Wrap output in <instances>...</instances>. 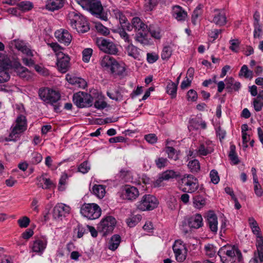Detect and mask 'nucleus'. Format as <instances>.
I'll return each instance as SVG.
<instances>
[{"instance_id": "obj_1", "label": "nucleus", "mask_w": 263, "mask_h": 263, "mask_svg": "<svg viewBox=\"0 0 263 263\" xmlns=\"http://www.w3.org/2000/svg\"><path fill=\"white\" fill-rule=\"evenodd\" d=\"M67 22L71 27L79 33H85L89 30L86 18L77 11H70L67 15Z\"/></svg>"}, {"instance_id": "obj_2", "label": "nucleus", "mask_w": 263, "mask_h": 263, "mask_svg": "<svg viewBox=\"0 0 263 263\" xmlns=\"http://www.w3.org/2000/svg\"><path fill=\"white\" fill-rule=\"evenodd\" d=\"M39 95L41 99L47 103L50 104L53 106L54 110L60 112L61 104L59 101L61 99V95L59 91L48 88L40 89Z\"/></svg>"}, {"instance_id": "obj_3", "label": "nucleus", "mask_w": 263, "mask_h": 263, "mask_svg": "<svg viewBox=\"0 0 263 263\" xmlns=\"http://www.w3.org/2000/svg\"><path fill=\"white\" fill-rule=\"evenodd\" d=\"M27 127L26 117L23 115H19L15 120V124L12 126L9 136L5 138L6 141H16L20 138L21 134L23 133Z\"/></svg>"}, {"instance_id": "obj_4", "label": "nucleus", "mask_w": 263, "mask_h": 263, "mask_svg": "<svg viewBox=\"0 0 263 263\" xmlns=\"http://www.w3.org/2000/svg\"><path fill=\"white\" fill-rule=\"evenodd\" d=\"M101 66L103 70L112 74L122 75L125 71L124 67L109 55H105L102 58Z\"/></svg>"}, {"instance_id": "obj_5", "label": "nucleus", "mask_w": 263, "mask_h": 263, "mask_svg": "<svg viewBox=\"0 0 263 263\" xmlns=\"http://www.w3.org/2000/svg\"><path fill=\"white\" fill-rule=\"evenodd\" d=\"M218 254L220 257L221 261L223 263L239 262L242 258V254L240 251L234 246L221 249L218 252Z\"/></svg>"}, {"instance_id": "obj_6", "label": "nucleus", "mask_w": 263, "mask_h": 263, "mask_svg": "<svg viewBox=\"0 0 263 263\" xmlns=\"http://www.w3.org/2000/svg\"><path fill=\"white\" fill-rule=\"evenodd\" d=\"M248 221L253 233L257 238L256 243L257 251L258 252V258L260 262H263V238L260 234V229L257 221L253 217H250Z\"/></svg>"}, {"instance_id": "obj_7", "label": "nucleus", "mask_w": 263, "mask_h": 263, "mask_svg": "<svg viewBox=\"0 0 263 263\" xmlns=\"http://www.w3.org/2000/svg\"><path fill=\"white\" fill-rule=\"evenodd\" d=\"M180 183L182 187V191L185 193H194L199 187L198 180L192 175H184L181 178Z\"/></svg>"}, {"instance_id": "obj_8", "label": "nucleus", "mask_w": 263, "mask_h": 263, "mask_svg": "<svg viewBox=\"0 0 263 263\" xmlns=\"http://www.w3.org/2000/svg\"><path fill=\"white\" fill-rule=\"evenodd\" d=\"M159 204L158 199L153 195H144L141 200L137 202V209L141 211H151L156 208Z\"/></svg>"}, {"instance_id": "obj_9", "label": "nucleus", "mask_w": 263, "mask_h": 263, "mask_svg": "<svg viewBox=\"0 0 263 263\" xmlns=\"http://www.w3.org/2000/svg\"><path fill=\"white\" fill-rule=\"evenodd\" d=\"M73 101L79 108L90 107L92 104L91 96L88 93L82 91H79L73 95Z\"/></svg>"}, {"instance_id": "obj_10", "label": "nucleus", "mask_w": 263, "mask_h": 263, "mask_svg": "<svg viewBox=\"0 0 263 263\" xmlns=\"http://www.w3.org/2000/svg\"><path fill=\"white\" fill-rule=\"evenodd\" d=\"M99 205L96 203H84L81 208L80 212L84 216L89 219H95L99 218L97 212Z\"/></svg>"}, {"instance_id": "obj_11", "label": "nucleus", "mask_w": 263, "mask_h": 263, "mask_svg": "<svg viewBox=\"0 0 263 263\" xmlns=\"http://www.w3.org/2000/svg\"><path fill=\"white\" fill-rule=\"evenodd\" d=\"M116 223V219L111 216L106 217L100 222V226L101 230L100 232L102 233V236L106 237L107 235L111 234Z\"/></svg>"}, {"instance_id": "obj_12", "label": "nucleus", "mask_w": 263, "mask_h": 263, "mask_svg": "<svg viewBox=\"0 0 263 263\" xmlns=\"http://www.w3.org/2000/svg\"><path fill=\"white\" fill-rule=\"evenodd\" d=\"M57 57L58 70L62 73H66L70 67L69 57L63 52H59L57 53Z\"/></svg>"}, {"instance_id": "obj_13", "label": "nucleus", "mask_w": 263, "mask_h": 263, "mask_svg": "<svg viewBox=\"0 0 263 263\" xmlns=\"http://www.w3.org/2000/svg\"><path fill=\"white\" fill-rule=\"evenodd\" d=\"M100 50L109 54H117L118 49L116 45L109 39L100 37Z\"/></svg>"}, {"instance_id": "obj_14", "label": "nucleus", "mask_w": 263, "mask_h": 263, "mask_svg": "<svg viewBox=\"0 0 263 263\" xmlns=\"http://www.w3.org/2000/svg\"><path fill=\"white\" fill-rule=\"evenodd\" d=\"M83 8L89 11L92 14L99 17L98 0H77Z\"/></svg>"}, {"instance_id": "obj_15", "label": "nucleus", "mask_w": 263, "mask_h": 263, "mask_svg": "<svg viewBox=\"0 0 263 263\" xmlns=\"http://www.w3.org/2000/svg\"><path fill=\"white\" fill-rule=\"evenodd\" d=\"M123 198L129 201L136 200L139 196L138 189L134 186L125 185L122 190Z\"/></svg>"}, {"instance_id": "obj_16", "label": "nucleus", "mask_w": 263, "mask_h": 263, "mask_svg": "<svg viewBox=\"0 0 263 263\" xmlns=\"http://www.w3.org/2000/svg\"><path fill=\"white\" fill-rule=\"evenodd\" d=\"M179 176L178 173L173 170L166 171L160 174L158 178L154 181L153 185L154 187H159L161 185V183L164 180H168L172 178H176Z\"/></svg>"}, {"instance_id": "obj_17", "label": "nucleus", "mask_w": 263, "mask_h": 263, "mask_svg": "<svg viewBox=\"0 0 263 263\" xmlns=\"http://www.w3.org/2000/svg\"><path fill=\"white\" fill-rule=\"evenodd\" d=\"M70 210L69 206L63 203H58L53 208V217L55 219L65 217L69 213Z\"/></svg>"}, {"instance_id": "obj_18", "label": "nucleus", "mask_w": 263, "mask_h": 263, "mask_svg": "<svg viewBox=\"0 0 263 263\" xmlns=\"http://www.w3.org/2000/svg\"><path fill=\"white\" fill-rule=\"evenodd\" d=\"M176 241L173 245V250L175 255L176 259L178 262H183L186 258L187 250L186 248L181 244L177 245Z\"/></svg>"}, {"instance_id": "obj_19", "label": "nucleus", "mask_w": 263, "mask_h": 263, "mask_svg": "<svg viewBox=\"0 0 263 263\" xmlns=\"http://www.w3.org/2000/svg\"><path fill=\"white\" fill-rule=\"evenodd\" d=\"M112 15L117 20H119L121 27L126 28L128 31L132 30V26L130 23L128 22L127 18L121 10L118 9H114L112 10Z\"/></svg>"}, {"instance_id": "obj_20", "label": "nucleus", "mask_w": 263, "mask_h": 263, "mask_svg": "<svg viewBox=\"0 0 263 263\" xmlns=\"http://www.w3.org/2000/svg\"><path fill=\"white\" fill-rule=\"evenodd\" d=\"M55 36L59 42L67 46L70 43L72 40L71 34L65 29L57 31L55 32Z\"/></svg>"}, {"instance_id": "obj_21", "label": "nucleus", "mask_w": 263, "mask_h": 263, "mask_svg": "<svg viewBox=\"0 0 263 263\" xmlns=\"http://www.w3.org/2000/svg\"><path fill=\"white\" fill-rule=\"evenodd\" d=\"M208 226L211 231L216 234L218 230V218L213 211H210L207 215Z\"/></svg>"}, {"instance_id": "obj_22", "label": "nucleus", "mask_w": 263, "mask_h": 263, "mask_svg": "<svg viewBox=\"0 0 263 263\" xmlns=\"http://www.w3.org/2000/svg\"><path fill=\"white\" fill-rule=\"evenodd\" d=\"M187 223L191 228L199 229L203 226L202 217L199 214L193 215L188 218Z\"/></svg>"}, {"instance_id": "obj_23", "label": "nucleus", "mask_w": 263, "mask_h": 263, "mask_svg": "<svg viewBox=\"0 0 263 263\" xmlns=\"http://www.w3.org/2000/svg\"><path fill=\"white\" fill-rule=\"evenodd\" d=\"M65 1V0H47L45 8L52 12L58 10L64 6Z\"/></svg>"}, {"instance_id": "obj_24", "label": "nucleus", "mask_w": 263, "mask_h": 263, "mask_svg": "<svg viewBox=\"0 0 263 263\" xmlns=\"http://www.w3.org/2000/svg\"><path fill=\"white\" fill-rule=\"evenodd\" d=\"M47 241L44 238L34 240L32 246V251L35 253L42 254L47 246Z\"/></svg>"}, {"instance_id": "obj_25", "label": "nucleus", "mask_w": 263, "mask_h": 263, "mask_svg": "<svg viewBox=\"0 0 263 263\" xmlns=\"http://www.w3.org/2000/svg\"><path fill=\"white\" fill-rule=\"evenodd\" d=\"M215 14L213 22L217 25L219 26H224L227 23V17L225 13L222 10L215 9Z\"/></svg>"}, {"instance_id": "obj_26", "label": "nucleus", "mask_w": 263, "mask_h": 263, "mask_svg": "<svg viewBox=\"0 0 263 263\" xmlns=\"http://www.w3.org/2000/svg\"><path fill=\"white\" fill-rule=\"evenodd\" d=\"M200 128L205 129L206 124L204 121L198 118L192 119L189 121L188 128L189 130H198Z\"/></svg>"}, {"instance_id": "obj_27", "label": "nucleus", "mask_w": 263, "mask_h": 263, "mask_svg": "<svg viewBox=\"0 0 263 263\" xmlns=\"http://www.w3.org/2000/svg\"><path fill=\"white\" fill-rule=\"evenodd\" d=\"M172 13L173 16L179 21H184L187 15L186 12L178 5L173 7Z\"/></svg>"}, {"instance_id": "obj_28", "label": "nucleus", "mask_w": 263, "mask_h": 263, "mask_svg": "<svg viewBox=\"0 0 263 263\" xmlns=\"http://www.w3.org/2000/svg\"><path fill=\"white\" fill-rule=\"evenodd\" d=\"M15 46L18 50L25 54L28 57H32L33 56L32 51L27 47L26 43L24 41L20 40L15 41Z\"/></svg>"}, {"instance_id": "obj_29", "label": "nucleus", "mask_w": 263, "mask_h": 263, "mask_svg": "<svg viewBox=\"0 0 263 263\" xmlns=\"http://www.w3.org/2000/svg\"><path fill=\"white\" fill-rule=\"evenodd\" d=\"M132 23V29L135 28L137 32L148 30L147 26L138 17H134Z\"/></svg>"}, {"instance_id": "obj_30", "label": "nucleus", "mask_w": 263, "mask_h": 263, "mask_svg": "<svg viewBox=\"0 0 263 263\" xmlns=\"http://www.w3.org/2000/svg\"><path fill=\"white\" fill-rule=\"evenodd\" d=\"M126 52L128 55L133 58L135 59L140 60V50L137 47L134 46L132 43H129V44L126 47Z\"/></svg>"}, {"instance_id": "obj_31", "label": "nucleus", "mask_w": 263, "mask_h": 263, "mask_svg": "<svg viewBox=\"0 0 263 263\" xmlns=\"http://www.w3.org/2000/svg\"><path fill=\"white\" fill-rule=\"evenodd\" d=\"M66 80L67 81L72 85H74L78 87L84 89L87 86V82L86 81L81 78L71 77L69 75L66 76Z\"/></svg>"}, {"instance_id": "obj_32", "label": "nucleus", "mask_w": 263, "mask_h": 263, "mask_svg": "<svg viewBox=\"0 0 263 263\" xmlns=\"http://www.w3.org/2000/svg\"><path fill=\"white\" fill-rule=\"evenodd\" d=\"M214 148L207 144H201L197 149V155L199 156H205L212 153Z\"/></svg>"}, {"instance_id": "obj_33", "label": "nucleus", "mask_w": 263, "mask_h": 263, "mask_svg": "<svg viewBox=\"0 0 263 263\" xmlns=\"http://www.w3.org/2000/svg\"><path fill=\"white\" fill-rule=\"evenodd\" d=\"M147 33L148 30L137 32L135 36L136 41L142 45H148L149 41L147 37Z\"/></svg>"}, {"instance_id": "obj_34", "label": "nucleus", "mask_w": 263, "mask_h": 263, "mask_svg": "<svg viewBox=\"0 0 263 263\" xmlns=\"http://www.w3.org/2000/svg\"><path fill=\"white\" fill-rule=\"evenodd\" d=\"M121 242V237L119 235H114L110 238L108 248L110 250L115 251L119 247Z\"/></svg>"}, {"instance_id": "obj_35", "label": "nucleus", "mask_w": 263, "mask_h": 263, "mask_svg": "<svg viewBox=\"0 0 263 263\" xmlns=\"http://www.w3.org/2000/svg\"><path fill=\"white\" fill-rule=\"evenodd\" d=\"M107 95L111 99L116 101H120L123 99L121 88L117 87L115 89L114 92H107Z\"/></svg>"}, {"instance_id": "obj_36", "label": "nucleus", "mask_w": 263, "mask_h": 263, "mask_svg": "<svg viewBox=\"0 0 263 263\" xmlns=\"http://www.w3.org/2000/svg\"><path fill=\"white\" fill-rule=\"evenodd\" d=\"M206 204V199L201 195L195 196L193 198V205L195 208L201 209Z\"/></svg>"}, {"instance_id": "obj_37", "label": "nucleus", "mask_w": 263, "mask_h": 263, "mask_svg": "<svg viewBox=\"0 0 263 263\" xmlns=\"http://www.w3.org/2000/svg\"><path fill=\"white\" fill-rule=\"evenodd\" d=\"M177 90V84L170 81L166 86V92L171 96L172 98H174L176 96Z\"/></svg>"}, {"instance_id": "obj_38", "label": "nucleus", "mask_w": 263, "mask_h": 263, "mask_svg": "<svg viewBox=\"0 0 263 263\" xmlns=\"http://www.w3.org/2000/svg\"><path fill=\"white\" fill-rule=\"evenodd\" d=\"M236 147L232 144L230 146V151L229 153V157L234 164H237L239 162L238 157L235 152Z\"/></svg>"}, {"instance_id": "obj_39", "label": "nucleus", "mask_w": 263, "mask_h": 263, "mask_svg": "<svg viewBox=\"0 0 263 263\" xmlns=\"http://www.w3.org/2000/svg\"><path fill=\"white\" fill-rule=\"evenodd\" d=\"M110 14L109 11H108L106 7H103L100 2V19L107 22Z\"/></svg>"}, {"instance_id": "obj_40", "label": "nucleus", "mask_w": 263, "mask_h": 263, "mask_svg": "<svg viewBox=\"0 0 263 263\" xmlns=\"http://www.w3.org/2000/svg\"><path fill=\"white\" fill-rule=\"evenodd\" d=\"M141 216L138 214L126 219V222L128 226L132 228L135 226L141 220Z\"/></svg>"}, {"instance_id": "obj_41", "label": "nucleus", "mask_w": 263, "mask_h": 263, "mask_svg": "<svg viewBox=\"0 0 263 263\" xmlns=\"http://www.w3.org/2000/svg\"><path fill=\"white\" fill-rule=\"evenodd\" d=\"M165 152L168 155V157L174 160H177L178 159V155L176 150L172 146H166Z\"/></svg>"}, {"instance_id": "obj_42", "label": "nucleus", "mask_w": 263, "mask_h": 263, "mask_svg": "<svg viewBox=\"0 0 263 263\" xmlns=\"http://www.w3.org/2000/svg\"><path fill=\"white\" fill-rule=\"evenodd\" d=\"M157 4V0H144V9L145 11H151L156 7Z\"/></svg>"}, {"instance_id": "obj_43", "label": "nucleus", "mask_w": 263, "mask_h": 263, "mask_svg": "<svg viewBox=\"0 0 263 263\" xmlns=\"http://www.w3.org/2000/svg\"><path fill=\"white\" fill-rule=\"evenodd\" d=\"M253 18H254V35L255 36H259L258 34L256 33V30H259L260 31V24H259V18H260V14L259 13L258 11H256L254 15H253Z\"/></svg>"}, {"instance_id": "obj_44", "label": "nucleus", "mask_w": 263, "mask_h": 263, "mask_svg": "<svg viewBox=\"0 0 263 263\" xmlns=\"http://www.w3.org/2000/svg\"><path fill=\"white\" fill-rule=\"evenodd\" d=\"M187 166L192 173H197L200 169V163L197 159L190 161Z\"/></svg>"}, {"instance_id": "obj_45", "label": "nucleus", "mask_w": 263, "mask_h": 263, "mask_svg": "<svg viewBox=\"0 0 263 263\" xmlns=\"http://www.w3.org/2000/svg\"><path fill=\"white\" fill-rule=\"evenodd\" d=\"M120 177L126 182H133L132 172L125 169H122L120 172Z\"/></svg>"}, {"instance_id": "obj_46", "label": "nucleus", "mask_w": 263, "mask_h": 263, "mask_svg": "<svg viewBox=\"0 0 263 263\" xmlns=\"http://www.w3.org/2000/svg\"><path fill=\"white\" fill-rule=\"evenodd\" d=\"M172 53V49L170 46H165L163 47L162 53L161 58L163 60H168Z\"/></svg>"}, {"instance_id": "obj_47", "label": "nucleus", "mask_w": 263, "mask_h": 263, "mask_svg": "<svg viewBox=\"0 0 263 263\" xmlns=\"http://www.w3.org/2000/svg\"><path fill=\"white\" fill-rule=\"evenodd\" d=\"M239 75L242 76L246 78H252L253 77V72L249 70L247 65H244L241 67Z\"/></svg>"}, {"instance_id": "obj_48", "label": "nucleus", "mask_w": 263, "mask_h": 263, "mask_svg": "<svg viewBox=\"0 0 263 263\" xmlns=\"http://www.w3.org/2000/svg\"><path fill=\"white\" fill-rule=\"evenodd\" d=\"M252 104L255 110L260 111L263 108V99H259L257 97L254 98Z\"/></svg>"}, {"instance_id": "obj_49", "label": "nucleus", "mask_w": 263, "mask_h": 263, "mask_svg": "<svg viewBox=\"0 0 263 263\" xmlns=\"http://www.w3.org/2000/svg\"><path fill=\"white\" fill-rule=\"evenodd\" d=\"M205 252L210 257H213L216 252V248L212 244H208L204 246Z\"/></svg>"}, {"instance_id": "obj_50", "label": "nucleus", "mask_w": 263, "mask_h": 263, "mask_svg": "<svg viewBox=\"0 0 263 263\" xmlns=\"http://www.w3.org/2000/svg\"><path fill=\"white\" fill-rule=\"evenodd\" d=\"M125 30H126V28H124L123 27L119 28L117 29V32L119 34L120 37L124 40L125 42L129 43L132 42L131 40H130L129 35L125 32Z\"/></svg>"}, {"instance_id": "obj_51", "label": "nucleus", "mask_w": 263, "mask_h": 263, "mask_svg": "<svg viewBox=\"0 0 263 263\" xmlns=\"http://www.w3.org/2000/svg\"><path fill=\"white\" fill-rule=\"evenodd\" d=\"M43 159L42 155L38 152H34L31 154V162L33 164H37L41 162Z\"/></svg>"}, {"instance_id": "obj_52", "label": "nucleus", "mask_w": 263, "mask_h": 263, "mask_svg": "<svg viewBox=\"0 0 263 263\" xmlns=\"http://www.w3.org/2000/svg\"><path fill=\"white\" fill-rule=\"evenodd\" d=\"M92 53V49L91 48H86L82 51V60L85 62L87 63L89 61L90 58Z\"/></svg>"}, {"instance_id": "obj_53", "label": "nucleus", "mask_w": 263, "mask_h": 263, "mask_svg": "<svg viewBox=\"0 0 263 263\" xmlns=\"http://www.w3.org/2000/svg\"><path fill=\"white\" fill-rule=\"evenodd\" d=\"M18 9L22 11H28L33 7L32 4L29 2H21L18 4Z\"/></svg>"}, {"instance_id": "obj_54", "label": "nucleus", "mask_w": 263, "mask_h": 263, "mask_svg": "<svg viewBox=\"0 0 263 263\" xmlns=\"http://www.w3.org/2000/svg\"><path fill=\"white\" fill-rule=\"evenodd\" d=\"M10 79V75L5 69L0 68V84L8 81Z\"/></svg>"}, {"instance_id": "obj_55", "label": "nucleus", "mask_w": 263, "mask_h": 263, "mask_svg": "<svg viewBox=\"0 0 263 263\" xmlns=\"http://www.w3.org/2000/svg\"><path fill=\"white\" fill-rule=\"evenodd\" d=\"M30 222V219L27 216H23L17 220V223L20 228H27Z\"/></svg>"}, {"instance_id": "obj_56", "label": "nucleus", "mask_w": 263, "mask_h": 263, "mask_svg": "<svg viewBox=\"0 0 263 263\" xmlns=\"http://www.w3.org/2000/svg\"><path fill=\"white\" fill-rule=\"evenodd\" d=\"M210 176L211 178V182L212 183H213L215 184H216L219 182L220 178L217 171H216L215 170H212L210 172Z\"/></svg>"}, {"instance_id": "obj_57", "label": "nucleus", "mask_w": 263, "mask_h": 263, "mask_svg": "<svg viewBox=\"0 0 263 263\" xmlns=\"http://www.w3.org/2000/svg\"><path fill=\"white\" fill-rule=\"evenodd\" d=\"M148 32L153 37L156 39H160L161 38L160 31L159 28L153 29L152 27H149L148 28Z\"/></svg>"}, {"instance_id": "obj_58", "label": "nucleus", "mask_w": 263, "mask_h": 263, "mask_svg": "<svg viewBox=\"0 0 263 263\" xmlns=\"http://www.w3.org/2000/svg\"><path fill=\"white\" fill-rule=\"evenodd\" d=\"M198 98L197 92L194 89H190L187 93V99L188 101L192 102L196 101Z\"/></svg>"}, {"instance_id": "obj_59", "label": "nucleus", "mask_w": 263, "mask_h": 263, "mask_svg": "<svg viewBox=\"0 0 263 263\" xmlns=\"http://www.w3.org/2000/svg\"><path fill=\"white\" fill-rule=\"evenodd\" d=\"M167 160L162 157L158 158L155 160L156 166L160 168L165 167L167 165Z\"/></svg>"}, {"instance_id": "obj_60", "label": "nucleus", "mask_w": 263, "mask_h": 263, "mask_svg": "<svg viewBox=\"0 0 263 263\" xmlns=\"http://www.w3.org/2000/svg\"><path fill=\"white\" fill-rule=\"evenodd\" d=\"M231 46L230 49L235 52H237L238 51L239 46L240 42L238 40H231L230 41Z\"/></svg>"}, {"instance_id": "obj_61", "label": "nucleus", "mask_w": 263, "mask_h": 263, "mask_svg": "<svg viewBox=\"0 0 263 263\" xmlns=\"http://www.w3.org/2000/svg\"><path fill=\"white\" fill-rule=\"evenodd\" d=\"M90 170V166L87 161H84L78 167L79 172L85 174Z\"/></svg>"}, {"instance_id": "obj_62", "label": "nucleus", "mask_w": 263, "mask_h": 263, "mask_svg": "<svg viewBox=\"0 0 263 263\" xmlns=\"http://www.w3.org/2000/svg\"><path fill=\"white\" fill-rule=\"evenodd\" d=\"M159 59V56L155 53H147V61L148 63L152 64L156 62Z\"/></svg>"}, {"instance_id": "obj_63", "label": "nucleus", "mask_w": 263, "mask_h": 263, "mask_svg": "<svg viewBox=\"0 0 263 263\" xmlns=\"http://www.w3.org/2000/svg\"><path fill=\"white\" fill-rule=\"evenodd\" d=\"M9 60L7 58V56L1 52H0V66L5 67L9 65Z\"/></svg>"}, {"instance_id": "obj_64", "label": "nucleus", "mask_w": 263, "mask_h": 263, "mask_svg": "<svg viewBox=\"0 0 263 263\" xmlns=\"http://www.w3.org/2000/svg\"><path fill=\"white\" fill-rule=\"evenodd\" d=\"M145 140L151 144H154L157 141V137L154 134L146 135L144 137Z\"/></svg>"}]
</instances>
